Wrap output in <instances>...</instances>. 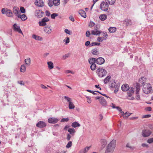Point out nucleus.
Wrapping results in <instances>:
<instances>
[{
	"mask_svg": "<svg viewBox=\"0 0 153 153\" xmlns=\"http://www.w3.org/2000/svg\"><path fill=\"white\" fill-rule=\"evenodd\" d=\"M90 35H91V33H90V32L88 30L87 31L86 33V36L87 37H89L90 36Z\"/></svg>",
	"mask_w": 153,
	"mask_h": 153,
	"instance_id": "nucleus-60",
	"label": "nucleus"
},
{
	"mask_svg": "<svg viewBox=\"0 0 153 153\" xmlns=\"http://www.w3.org/2000/svg\"><path fill=\"white\" fill-rule=\"evenodd\" d=\"M13 12L14 13L18 18L20 17V15H21V13H20L18 8L16 7H14L13 9Z\"/></svg>",
	"mask_w": 153,
	"mask_h": 153,
	"instance_id": "nucleus-8",
	"label": "nucleus"
},
{
	"mask_svg": "<svg viewBox=\"0 0 153 153\" xmlns=\"http://www.w3.org/2000/svg\"><path fill=\"white\" fill-rule=\"evenodd\" d=\"M45 14L46 15L48 16H49L51 15L50 13L48 10L46 11Z\"/></svg>",
	"mask_w": 153,
	"mask_h": 153,
	"instance_id": "nucleus-62",
	"label": "nucleus"
},
{
	"mask_svg": "<svg viewBox=\"0 0 153 153\" xmlns=\"http://www.w3.org/2000/svg\"><path fill=\"white\" fill-rule=\"evenodd\" d=\"M103 40H105V37H99L97 39L98 41L100 42H102Z\"/></svg>",
	"mask_w": 153,
	"mask_h": 153,
	"instance_id": "nucleus-42",
	"label": "nucleus"
},
{
	"mask_svg": "<svg viewBox=\"0 0 153 153\" xmlns=\"http://www.w3.org/2000/svg\"><path fill=\"white\" fill-rule=\"evenodd\" d=\"M140 84L137 83L136 86H135V88L136 89V94H138L140 90Z\"/></svg>",
	"mask_w": 153,
	"mask_h": 153,
	"instance_id": "nucleus-24",
	"label": "nucleus"
},
{
	"mask_svg": "<svg viewBox=\"0 0 153 153\" xmlns=\"http://www.w3.org/2000/svg\"><path fill=\"white\" fill-rule=\"evenodd\" d=\"M147 142L149 144L153 143V138L149 139L147 140Z\"/></svg>",
	"mask_w": 153,
	"mask_h": 153,
	"instance_id": "nucleus-50",
	"label": "nucleus"
},
{
	"mask_svg": "<svg viewBox=\"0 0 153 153\" xmlns=\"http://www.w3.org/2000/svg\"><path fill=\"white\" fill-rule=\"evenodd\" d=\"M66 39H64L63 40L64 42H65V43L66 44H67L68 43L70 42V39L69 37H66Z\"/></svg>",
	"mask_w": 153,
	"mask_h": 153,
	"instance_id": "nucleus-47",
	"label": "nucleus"
},
{
	"mask_svg": "<svg viewBox=\"0 0 153 153\" xmlns=\"http://www.w3.org/2000/svg\"><path fill=\"white\" fill-rule=\"evenodd\" d=\"M70 54H67L63 55L62 57V58L63 59H65L67 58L69 56Z\"/></svg>",
	"mask_w": 153,
	"mask_h": 153,
	"instance_id": "nucleus-55",
	"label": "nucleus"
},
{
	"mask_svg": "<svg viewBox=\"0 0 153 153\" xmlns=\"http://www.w3.org/2000/svg\"><path fill=\"white\" fill-rule=\"evenodd\" d=\"M91 69L92 71H94L96 68V65L95 64H91L90 66Z\"/></svg>",
	"mask_w": 153,
	"mask_h": 153,
	"instance_id": "nucleus-40",
	"label": "nucleus"
},
{
	"mask_svg": "<svg viewBox=\"0 0 153 153\" xmlns=\"http://www.w3.org/2000/svg\"><path fill=\"white\" fill-rule=\"evenodd\" d=\"M100 103L102 105H106L107 104L106 101L103 97H101L100 100Z\"/></svg>",
	"mask_w": 153,
	"mask_h": 153,
	"instance_id": "nucleus-19",
	"label": "nucleus"
},
{
	"mask_svg": "<svg viewBox=\"0 0 153 153\" xmlns=\"http://www.w3.org/2000/svg\"><path fill=\"white\" fill-rule=\"evenodd\" d=\"M36 126L38 127L42 128L46 126V124L45 122L40 121L36 124Z\"/></svg>",
	"mask_w": 153,
	"mask_h": 153,
	"instance_id": "nucleus-10",
	"label": "nucleus"
},
{
	"mask_svg": "<svg viewBox=\"0 0 153 153\" xmlns=\"http://www.w3.org/2000/svg\"><path fill=\"white\" fill-rule=\"evenodd\" d=\"M72 145V142L71 141H69L66 146V147L69 148L71 147Z\"/></svg>",
	"mask_w": 153,
	"mask_h": 153,
	"instance_id": "nucleus-46",
	"label": "nucleus"
},
{
	"mask_svg": "<svg viewBox=\"0 0 153 153\" xmlns=\"http://www.w3.org/2000/svg\"><path fill=\"white\" fill-rule=\"evenodd\" d=\"M48 4L50 7H51L53 5V2L51 1H49Z\"/></svg>",
	"mask_w": 153,
	"mask_h": 153,
	"instance_id": "nucleus-56",
	"label": "nucleus"
},
{
	"mask_svg": "<svg viewBox=\"0 0 153 153\" xmlns=\"http://www.w3.org/2000/svg\"><path fill=\"white\" fill-rule=\"evenodd\" d=\"M143 92L146 94H148L152 90V86L149 83L144 84L143 85Z\"/></svg>",
	"mask_w": 153,
	"mask_h": 153,
	"instance_id": "nucleus-3",
	"label": "nucleus"
},
{
	"mask_svg": "<svg viewBox=\"0 0 153 153\" xmlns=\"http://www.w3.org/2000/svg\"><path fill=\"white\" fill-rule=\"evenodd\" d=\"M48 67L50 69H52L53 68V63L51 61L48 62Z\"/></svg>",
	"mask_w": 153,
	"mask_h": 153,
	"instance_id": "nucleus-29",
	"label": "nucleus"
},
{
	"mask_svg": "<svg viewBox=\"0 0 153 153\" xmlns=\"http://www.w3.org/2000/svg\"><path fill=\"white\" fill-rule=\"evenodd\" d=\"M22 21H25L27 19V16L25 14H22V15H20L19 17Z\"/></svg>",
	"mask_w": 153,
	"mask_h": 153,
	"instance_id": "nucleus-35",
	"label": "nucleus"
},
{
	"mask_svg": "<svg viewBox=\"0 0 153 153\" xmlns=\"http://www.w3.org/2000/svg\"><path fill=\"white\" fill-rule=\"evenodd\" d=\"M91 52L94 55H97L98 54V51L96 49H93Z\"/></svg>",
	"mask_w": 153,
	"mask_h": 153,
	"instance_id": "nucleus-43",
	"label": "nucleus"
},
{
	"mask_svg": "<svg viewBox=\"0 0 153 153\" xmlns=\"http://www.w3.org/2000/svg\"><path fill=\"white\" fill-rule=\"evenodd\" d=\"M69 119L68 118H62L61 119V122H68L69 120Z\"/></svg>",
	"mask_w": 153,
	"mask_h": 153,
	"instance_id": "nucleus-58",
	"label": "nucleus"
},
{
	"mask_svg": "<svg viewBox=\"0 0 153 153\" xmlns=\"http://www.w3.org/2000/svg\"><path fill=\"white\" fill-rule=\"evenodd\" d=\"M39 26H45L46 25V23L44 22H43L42 20L41 21L39 22Z\"/></svg>",
	"mask_w": 153,
	"mask_h": 153,
	"instance_id": "nucleus-37",
	"label": "nucleus"
},
{
	"mask_svg": "<svg viewBox=\"0 0 153 153\" xmlns=\"http://www.w3.org/2000/svg\"><path fill=\"white\" fill-rule=\"evenodd\" d=\"M121 113L122 114V115L123 117L125 118H127L132 113H130L128 112H126L124 113L123 111H121Z\"/></svg>",
	"mask_w": 153,
	"mask_h": 153,
	"instance_id": "nucleus-18",
	"label": "nucleus"
},
{
	"mask_svg": "<svg viewBox=\"0 0 153 153\" xmlns=\"http://www.w3.org/2000/svg\"><path fill=\"white\" fill-rule=\"evenodd\" d=\"M86 91L92 93L93 94H97V93H95V92H96V91H92L89 90H86Z\"/></svg>",
	"mask_w": 153,
	"mask_h": 153,
	"instance_id": "nucleus-59",
	"label": "nucleus"
},
{
	"mask_svg": "<svg viewBox=\"0 0 153 153\" xmlns=\"http://www.w3.org/2000/svg\"><path fill=\"white\" fill-rule=\"evenodd\" d=\"M99 18L100 20L104 21L107 19V16L105 14H101L99 16Z\"/></svg>",
	"mask_w": 153,
	"mask_h": 153,
	"instance_id": "nucleus-23",
	"label": "nucleus"
},
{
	"mask_svg": "<svg viewBox=\"0 0 153 153\" xmlns=\"http://www.w3.org/2000/svg\"><path fill=\"white\" fill-rule=\"evenodd\" d=\"M96 61V59L94 58H92L88 59V62L90 64H95Z\"/></svg>",
	"mask_w": 153,
	"mask_h": 153,
	"instance_id": "nucleus-25",
	"label": "nucleus"
},
{
	"mask_svg": "<svg viewBox=\"0 0 153 153\" xmlns=\"http://www.w3.org/2000/svg\"><path fill=\"white\" fill-rule=\"evenodd\" d=\"M129 88L128 85L127 84L123 85L121 87V89L122 91H128Z\"/></svg>",
	"mask_w": 153,
	"mask_h": 153,
	"instance_id": "nucleus-17",
	"label": "nucleus"
},
{
	"mask_svg": "<svg viewBox=\"0 0 153 153\" xmlns=\"http://www.w3.org/2000/svg\"><path fill=\"white\" fill-rule=\"evenodd\" d=\"M116 30V28L114 27H110L108 29L109 32L111 33H113L115 32Z\"/></svg>",
	"mask_w": 153,
	"mask_h": 153,
	"instance_id": "nucleus-31",
	"label": "nucleus"
},
{
	"mask_svg": "<svg viewBox=\"0 0 153 153\" xmlns=\"http://www.w3.org/2000/svg\"><path fill=\"white\" fill-rule=\"evenodd\" d=\"M32 38L36 40L42 41V38L41 37L35 34L32 35Z\"/></svg>",
	"mask_w": 153,
	"mask_h": 153,
	"instance_id": "nucleus-21",
	"label": "nucleus"
},
{
	"mask_svg": "<svg viewBox=\"0 0 153 153\" xmlns=\"http://www.w3.org/2000/svg\"><path fill=\"white\" fill-rule=\"evenodd\" d=\"M132 93H130L129 92H128V99L129 100H134V97H131V96L132 95Z\"/></svg>",
	"mask_w": 153,
	"mask_h": 153,
	"instance_id": "nucleus-39",
	"label": "nucleus"
},
{
	"mask_svg": "<svg viewBox=\"0 0 153 153\" xmlns=\"http://www.w3.org/2000/svg\"><path fill=\"white\" fill-rule=\"evenodd\" d=\"M71 126L73 128H76L77 127H79L80 126V125L78 122H75L72 123Z\"/></svg>",
	"mask_w": 153,
	"mask_h": 153,
	"instance_id": "nucleus-28",
	"label": "nucleus"
},
{
	"mask_svg": "<svg viewBox=\"0 0 153 153\" xmlns=\"http://www.w3.org/2000/svg\"><path fill=\"white\" fill-rule=\"evenodd\" d=\"M146 78L144 77H142L140 78L139 80V82L141 83L142 82H143V84L144 83V80Z\"/></svg>",
	"mask_w": 153,
	"mask_h": 153,
	"instance_id": "nucleus-49",
	"label": "nucleus"
},
{
	"mask_svg": "<svg viewBox=\"0 0 153 153\" xmlns=\"http://www.w3.org/2000/svg\"><path fill=\"white\" fill-rule=\"evenodd\" d=\"M26 71V67L25 65H21L20 68V71L22 72H25Z\"/></svg>",
	"mask_w": 153,
	"mask_h": 153,
	"instance_id": "nucleus-34",
	"label": "nucleus"
},
{
	"mask_svg": "<svg viewBox=\"0 0 153 153\" xmlns=\"http://www.w3.org/2000/svg\"><path fill=\"white\" fill-rule=\"evenodd\" d=\"M90 147H86L84 149L81 150L80 153H86L89 149Z\"/></svg>",
	"mask_w": 153,
	"mask_h": 153,
	"instance_id": "nucleus-30",
	"label": "nucleus"
},
{
	"mask_svg": "<svg viewBox=\"0 0 153 153\" xmlns=\"http://www.w3.org/2000/svg\"><path fill=\"white\" fill-rule=\"evenodd\" d=\"M21 12L22 13H25V10L23 7H20Z\"/></svg>",
	"mask_w": 153,
	"mask_h": 153,
	"instance_id": "nucleus-48",
	"label": "nucleus"
},
{
	"mask_svg": "<svg viewBox=\"0 0 153 153\" xmlns=\"http://www.w3.org/2000/svg\"><path fill=\"white\" fill-rule=\"evenodd\" d=\"M58 14L56 13H53L51 15V18L52 19H55V17L58 16Z\"/></svg>",
	"mask_w": 153,
	"mask_h": 153,
	"instance_id": "nucleus-44",
	"label": "nucleus"
},
{
	"mask_svg": "<svg viewBox=\"0 0 153 153\" xmlns=\"http://www.w3.org/2000/svg\"><path fill=\"white\" fill-rule=\"evenodd\" d=\"M13 29L15 31L18 32L19 33H22V32L19 27L16 24L13 25Z\"/></svg>",
	"mask_w": 153,
	"mask_h": 153,
	"instance_id": "nucleus-16",
	"label": "nucleus"
},
{
	"mask_svg": "<svg viewBox=\"0 0 153 153\" xmlns=\"http://www.w3.org/2000/svg\"><path fill=\"white\" fill-rule=\"evenodd\" d=\"M151 114H146L142 116V118H149L151 117Z\"/></svg>",
	"mask_w": 153,
	"mask_h": 153,
	"instance_id": "nucleus-52",
	"label": "nucleus"
},
{
	"mask_svg": "<svg viewBox=\"0 0 153 153\" xmlns=\"http://www.w3.org/2000/svg\"><path fill=\"white\" fill-rule=\"evenodd\" d=\"M44 13L40 10H37L35 13L36 16L38 18H40L43 16Z\"/></svg>",
	"mask_w": 153,
	"mask_h": 153,
	"instance_id": "nucleus-15",
	"label": "nucleus"
},
{
	"mask_svg": "<svg viewBox=\"0 0 153 153\" xmlns=\"http://www.w3.org/2000/svg\"><path fill=\"white\" fill-rule=\"evenodd\" d=\"M111 78V76H107L106 77L104 80V83L105 84H106L108 82L109 83V81Z\"/></svg>",
	"mask_w": 153,
	"mask_h": 153,
	"instance_id": "nucleus-27",
	"label": "nucleus"
},
{
	"mask_svg": "<svg viewBox=\"0 0 153 153\" xmlns=\"http://www.w3.org/2000/svg\"><path fill=\"white\" fill-rule=\"evenodd\" d=\"M116 141L113 140L107 146L105 153H113L116 146Z\"/></svg>",
	"mask_w": 153,
	"mask_h": 153,
	"instance_id": "nucleus-1",
	"label": "nucleus"
},
{
	"mask_svg": "<svg viewBox=\"0 0 153 153\" xmlns=\"http://www.w3.org/2000/svg\"><path fill=\"white\" fill-rule=\"evenodd\" d=\"M44 31L47 34H51L52 32V29L48 26H46L44 28Z\"/></svg>",
	"mask_w": 153,
	"mask_h": 153,
	"instance_id": "nucleus-14",
	"label": "nucleus"
},
{
	"mask_svg": "<svg viewBox=\"0 0 153 153\" xmlns=\"http://www.w3.org/2000/svg\"><path fill=\"white\" fill-rule=\"evenodd\" d=\"M71 137L72 136L71 135V134H68L67 135V137L66 138L67 140L68 141L70 140Z\"/></svg>",
	"mask_w": 153,
	"mask_h": 153,
	"instance_id": "nucleus-53",
	"label": "nucleus"
},
{
	"mask_svg": "<svg viewBox=\"0 0 153 153\" xmlns=\"http://www.w3.org/2000/svg\"><path fill=\"white\" fill-rule=\"evenodd\" d=\"M96 63L99 65L103 64L105 62L104 59L102 57H99L96 59Z\"/></svg>",
	"mask_w": 153,
	"mask_h": 153,
	"instance_id": "nucleus-11",
	"label": "nucleus"
},
{
	"mask_svg": "<svg viewBox=\"0 0 153 153\" xmlns=\"http://www.w3.org/2000/svg\"><path fill=\"white\" fill-rule=\"evenodd\" d=\"M43 20V22H44L46 23V22H48L49 21V19L47 17H45L42 19Z\"/></svg>",
	"mask_w": 153,
	"mask_h": 153,
	"instance_id": "nucleus-57",
	"label": "nucleus"
},
{
	"mask_svg": "<svg viewBox=\"0 0 153 153\" xmlns=\"http://www.w3.org/2000/svg\"><path fill=\"white\" fill-rule=\"evenodd\" d=\"M35 3L36 5L39 7H42L43 6V2L42 0H36Z\"/></svg>",
	"mask_w": 153,
	"mask_h": 153,
	"instance_id": "nucleus-13",
	"label": "nucleus"
},
{
	"mask_svg": "<svg viewBox=\"0 0 153 153\" xmlns=\"http://www.w3.org/2000/svg\"><path fill=\"white\" fill-rule=\"evenodd\" d=\"M70 19L72 22L74 21V19L73 17L72 16H70L69 17Z\"/></svg>",
	"mask_w": 153,
	"mask_h": 153,
	"instance_id": "nucleus-64",
	"label": "nucleus"
},
{
	"mask_svg": "<svg viewBox=\"0 0 153 153\" xmlns=\"http://www.w3.org/2000/svg\"><path fill=\"white\" fill-rule=\"evenodd\" d=\"M64 99L65 100H66L69 103L70 102H71L72 100L71 98H70L67 96H64Z\"/></svg>",
	"mask_w": 153,
	"mask_h": 153,
	"instance_id": "nucleus-45",
	"label": "nucleus"
},
{
	"mask_svg": "<svg viewBox=\"0 0 153 153\" xmlns=\"http://www.w3.org/2000/svg\"><path fill=\"white\" fill-rule=\"evenodd\" d=\"M108 85L111 89L115 88L114 91L115 93H117L120 87L119 84H117L114 81H110Z\"/></svg>",
	"mask_w": 153,
	"mask_h": 153,
	"instance_id": "nucleus-2",
	"label": "nucleus"
},
{
	"mask_svg": "<svg viewBox=\"0 0 153 153\" xmlns=\"http://www.w3.org/2000/svg\"><path fill=\"white\" fill-rule=\"evenodd\" d=\"M128 92H129L130 93H131L132 94H133L134 92V89L133 88H129V89H128Z\"/></svg>",
	"mask_w": 153,
	"mask_h": 153,
	"instance_id": "nucleus-51",
	"label": "nucleus"
},
{
	"mask_svg": "<svg viewBox=\"0 0 153 153\" xmlns=\"http://www.w3.org/2000/svg\"><path fill=\"white\" fill-rule=\"evenodd\" d=\"M101 143L102 146L104 147L107 144V142L106 140L104 139H102L101 140Z\"/></svg>",
	"mask_w": 153,
	"mask_h": 153,
	"instance_id": "nucleus-26",
	"label": "nucleus"
},
{
	"mask_svg": "<svg viewBox=\"0 0 153 153\" xmlns=\"http://www.w3.org/2000/svg\"><path fill=\"white\" fill-rule=\"evenodd\" d=\"M101 33V32L97 29V27L94 30H92L91 31V34L94 35H99ZM101 33H102V32H101Z\"/></svg>",
	"mask_w": 153,
	"mask_h": 153,
	"instance_id": "nucleus-12",
	"label": "nucleus"
},
{
	"mask_svg": "<svg viewBox=\"0 0 153 153\" xmlns=\"http://www.w3.org/2000/svg\"><path fill=\"white\" fill-rule=\"evenodd\" d=\"M97 74L100 77H102L105 76L106 74V71L102 68H98L97 69Z\"/></svg>",
	"mask_w": 153,
	"mask_h": 153,
	"instance_id": "nucleus-6",
	"label": "nucleus"
},
{
	"mask_svg": "<svg viewBox=\"0 0 153 153\" xmlns=\"http://www.w3.org/2000/svg\"><path fill=\"white\" fill-rule=\"evenodd\" d=\"M25 63L26 65L28 66H29L30 64V58L25 59Z\"/></svg>",
	"mask_w": 153,
	"mask_h": 153,
	"instance_id": "nucleus-33",
	"label": "nucleus"
},
{
	"mask_svg": "<svg viewBox=\"0 0 153 153\" xmlns=\"http://www.w3.org/2000/svg\"><path fill=\"white\" fill-rule=\"evenodd\" d=\"M151 134V131L148 129H144L142 132V135L144 137H149Z\"/></svg>",
	"mask_w": 153,
	"mask_h": 153,
	"instance_id": "nucleus-7",
	"label": "nucleus"
},
{
	"mask_svg": "<svg viewBox=\"0 0 153 153\" xmlns=\"http://www.w3.org/2000/svg\"><path fill=\"white\" fill-rule=\"evenodd\" d=\"M79 13L81 16L84 17V18H85L86 17V13L85 11L82 10H79Z\"/></svg>",
	"mask_w": 153,
	"mask_h": 153,
	"instance_id": "nucleus-22",
	"label": "nucleus"
},
{
	"mask_svg": "<svg viewBox=\"0 0 153 153\" xmlns=\"http://www.w3.org/2000/svg\"><path fill=\"white\" fill-rule=\"evenodd\" d=\"M103 36H104V37H105V40L107 38L108 35L107 33H106V32H103Z\"/></svg>",
	"mask_w": 153,
	"mask_h": 153,
	"instance_id": "nucleus-54",
	"label": "nucleus"
},
{
	"mask_svg": "<svg viewBox=\"0 0 153 153\" xmlns=\"http://www.w3.org/2000/svg\"><path fill=\"white\" fill-rule=\"evenodd\" d=\"M95 25V23L93 22H90L89 24V26L90 27H92L94 26Z\"/></svg>",
	"mask_w": 153,
	"mask_h": 153,
	"instance_id": "nucleus-61",
	"label": "nucleus"
},
{
	"mask_svg": "<svg viewBox=\"0 0 153 153\" xmlns=\"http://www.w3.org/2000/svg\"><path fill=\"white\" fill-rule=\"evenodd\" d=\"M59 120L58 119L55 117L49 118L48 120V123L51 124L56 123H57Z\"/></svg>",
	"mask_w": 153,
	"mask_h": 153,
	"instance_id": "nucleus-9",
	"label": "nucleus"
},
{
	"mask_svg": "<svg viewBox=\"0 0 153 153\" xmlns=\"http://www.w3.org/2000/svg\"><path fill=\"white\" fill-rule=\"evenodd\" d=\"M53 4L56 6H57L60 4L59 0H53Z\"/></svg>",
	"mask_w": 153,
	"mask_h": 153,
	"instance_id": "nucleus-36",
	"label": "nucleus"
},
{
	"mask_svg": "<svg viewBox=\"0 0 153 153\" xmlns=\"http://www.w3.org/2000/svg\"><path fill=\"white\" fill-rule=\"evenodd\" d=\"M108 2L109 4L111 5H113L115 3L116 0H106Z\"/></svg>",
	"mask_w": 153,
	"mask_h": 153,
	"instance_id": "nucleus-38",
	"label": "nucleus"
},
{
	"mask_svg": "<svg viewBox=\"0 0 153 153\" xmlns=\"http://www.w3.org/2000/svg\"><path fill=\"white\" fill-rule=\"evenodd\" d=\"M65 32L66 33L70 35V31L68 29H65Z\"/></svg>",
	"mask_w": 153,
	"mask_h": 153,
	"instance_id": "nucleus-63",
	"label": "nucleus"
},
{
	"mask_svg": "<svg viewBox=\"0 0 153 153\" xmlns=\"http://www.w3.org/2000/svg\"><path fill=\"white\" fill-rule=\"evenodd\" d=\"M68 108L70 109H73L75 108V106L72 102H70L69 103Z\"/></svg>",
	"mask_w": 153,
	"mask_h": 153,
	"instance_id": "nucleus-32",
	"label": "nucleus"
},
{
	"mask_svg": "<svg viewBox=\"0 0 153 153\" xmlns=\"http://www.w3.org/2000/svg\"><path fill=\"white\" fill-rule=\"evenodd\" d=\"M1 13L3 14H5L9 17H12L13 14L11 10L7 9L2 8L1 9Z\"/></svg>",
	"mask_w": 153,
	"mask_h": 153,
	"instance_id": "nucleus-4",
	"label": "nucleus"
},
{
	"mask_svg": "<svg viewBox=\"0 0 153 153\" xmlns=\"http://www.w3.org/2000/svg\"><path fill=\"white\" fill-rule=\"evenodd\" d=\"M108 7L109 5L107 1H102L100 4L101 9L104 11H106L108 10Z\"/></svg>",
	"mask_w": 153,
	"mask_h": 153,
	"instance_id": "nucleus-5",
	"label": "nucleus"
},
{
	"mask_svg": "<svg viewBox=\"0 0 153 153\" xmlns=\"http://www.w3.org/2000/svg\"><path fill=\"white\" fill-rule=\"evenodd\" d=\"M100 43H97L95 42H93L91 43L90 44V47H92L94 46L95 45H100Z\"/></svg>",
	"mask_w": 153,
	"mask_h": 153,
	"instance_id": "nucleus-41",
	"label": "nucleus"
},
{
	"mask_svg": "<svg viewBox=\"0 0 153 153\" xmlns=\"http://www.w3.org/2000/svg\"><path fill=\"white\" fill-rule=\"evenodd\" d=\"M68 131L71 134L72 136L73 137L76 132L75 129L74 128H69L68 130Z\"/></svg>",
	"mask_w": 153,
	"mask_h": 153,
	"instance_id": "nucleus-20",
	"label": "nucleus"
}]
</instances>
